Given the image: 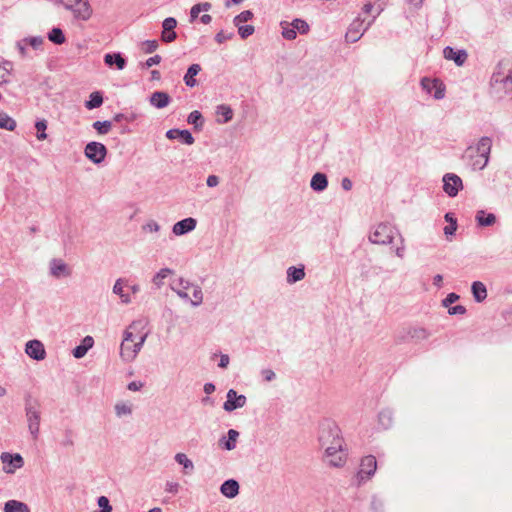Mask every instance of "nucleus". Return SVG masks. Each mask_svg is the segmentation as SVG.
<instances>
[{"mask_svg":"<svg viewBox=\"0 0 512 512\" xmlns=\"http://www.w3.org/2000/svg\"><path fill=\"white\" fill-rule=\"evenodd\" d=\"M166 137L170 140L179 139L186 145H192L195 139L189 130L170 129L166 132Z\"/></svg>","mask_w":512,"mask_h":512,"instance_id":"nucleus-20","label":"nucleus"},{"mask_svg":"<svg viewBox=\"0 0 512 512\" xmlns=\"http://www.w3.org/2000/svg\"><path fill=\"white\" fill-rule=\"evenodd\" d=\"M422 89L428 93L432 94L435 99L440 100L445 96V86L438 79H431L428 77H423L420 81Z\"/></svg>","mask_w":512,"mask_h":512,"instance_id":"nucleus-10","label":"nucleus"},{"mask_svg":"<svg viewBox=\"0 0 512 512\" xmlns=\"http://www.w3.org/2000/svg\"><path fill=\"white\" fill-rule=\"evenodd\" d=\"M392 420H393V413L391 410L384 409L379 412L378 421H379V425L383 429H388L392 424Z\"/></svg>","mask_w":512,"mask_h":512,"instance_id":"nucleus-34","label":"nucleus"},{"mask_svg":"<svg viewBox=\"0 0 512 512\" xmlns=\"http://www.w3.org/2000/svg\"><path fill=\"white\" fill-rule=\"evenodd\" d=\"M135 326V323L131 324L125 331H124V334H123V341L122 342H128V343H133L135 341V337L133 335V332L131 331V329H133Z\"/></svg>","mask_w":512,"mask_h":512,"instance_id":"nucleus-54","label":"nucleus"},{"mask_svg":"<svg viewBox=\"0 0 512 512\" xmlns=\"http://www.w3.org/2000/svg\"><path fill=\"white\" fill-rule=\"evenodd\" d=\"M194 285L188 281V280H185L183 278H179L178 279V283H173L171 285V289L176 292V294L181 298V299H184V300H189V296L186 292V290H188L190 287H193Z\"/></svg>","mask_w":512,"mask_h":512,"instance_id":"nucleus-26","label":"nucleus"},{"mask_svg":"<svg viewBox=\"0 0 512 512\" xmlns=\"http://www.w3.org/2000/svg\"><path fill=\"white\" fill-rule=\"evenodd\" d=\"M463 188L462 179L454 173H446L443 176V190L449 197L457 196Z\"/></svg>","mask_w":512,"mask_h":512,"instance_id":"nucleus-11","label":"nucleus"},{"mask_svg":"<svg viewBox=\"0 0 512 512\" xmlns=\"http://www.w3.org/2000/svg\"><path fill=\"white\" fill-rule=\"evenodd\" d=\"M377 469V460L373 455H367L361 459L359 471L356 479L358 485L368 481L375 474Z\"/></svg>","mask_w":512,"mask_h":512,"instance_id":"nucleus-6","label":"nucleus"},{"mask_svg":"<svg viewBox=\"0 0 512 512\" xmlns=\"http://www.w3.org/2000/svg\"><path fill=\"white\" fill-rule=\"evenodd\" d=\"M471 292L477 303H481L487 298V288L481 281H474L472 283Z\"/></svg>","mask_w":512,"mask_h":512,"instance_id":"nucleus-29","label":"nucleus"},{"mask_svg":"<svg viewBox=\"0 0 512 512\" xmlns=\"http://www.w3.org/2000/svg\"><path fill=\"white\" fill-rule=\"evenodd\" d=\"M88 352L87 348L82 346L81 344L76 346L73 350H72V355L76 358V359H81L83 358L86 353Z\"/></svg>","mask_w":512,"mask_h":512,"instance_id":"nucleus-55","label":"nucleus"},{"mask_svg":"<svg viewBox=\"0 0 512 512\" xmlns=\"http://www.w3.org/2000/svg\"><path fill=\"white\" fill-rule=\"evenodd\" d=\"M291 26L295 29L296 33L306 34L309 31V25L305 20L302 19H294L291 23Z\"/></svg>","mask_w":512,"mask_h":512,"instance_id":"nucleus-44","label":"nucleus"},{"mask_svg":"<svg viewBox=\"0 0 512 512\" xmlns=\"http://www.w3.org/2000/svg\"><path fill=\"white\" fill-rule=\"evenodd\" d=\"M475 220L478 226L488 227L495 224L496 216L493 213H487L484 210H479L475 215Z\"/></svg>","mask_w":512,"mask_h":512,"instance_id":"nucleus-30","label":"nucleus"},{"mask_svg":"<svg viewBox=\"0 0 512 512\" xmlns=\"http://www.w3.org/2000/svg\"><path fill=\"white\" fill-rule=\"evenodd\" d=\"M429 332L422 327H407L399 331L397 339L401 342H415L418 343L429 337Z\"/></svg>","mask_w":512,"mask_h":512,"instance_id":"nucleus-8","label":"nucleus"},{"mask_svg":"<svg viewBox=\"0 0 512 512\" xmlns=\"http://www.w3.org/2000/svg\"><path fill=\"white\" fill-rule=\"evenodd\" d=\"M171 97L167 92L155 91L149 97V103L151 106L162 109L169 105Z\"/></svg>","mask_w":512,"mask_h":512,"instance_id":"nucleus-21","label":"nucleus"},{"mask_svg":"<svg viewBox=\"0 0 512 512\" xmlns=\"http://www.w3.org/2000/svg\"><path fill=\"white\" fill-rule=\"evenodd\" d=\"M146 338L147 333L140 335L139 340L137 342H133V350H129L128 348L124 347L123 353H121V358L123 359V361H133L138 355L141 348L143 347Z\"/></svg>","mask_w":512,"mask_h":512,"instance_id":"nucleus-19","label":"nucleus"},{"mask_svg":"<svg viewBox=\"0 0 512 512\" xmlns=\"http://www.w3.org/2000/svg\"><path fill=\"white\" fill-rule=\"evenodd\" d=\"M48 39L56 45H61L66 41L63 31L59 27H54L51 29V31L48 33Z\"/></svg>","mask_w":512,"mask_h":512,"instance_id":"nucleus-37","label":"nucleus"},{"mask_svg":"<svg viewBox=\"0 0 512 512\" xmlns=\"http://www.w3.org/2000/svg\"><path fill=\"white\" fill-rule=\"evenodd\" d=\"M220 492L227 498L233 499L239 494V483L235 479L225 480L220 486Z\"/></svg>","mask_w":512,"mask_h":512,"instance_id":"nucleus-23","label":"nucleus"},{"mask_svg":"<svg viewBox=\"0 0 512 512\" xmlns=\"http://www.w3.org/2000/svg\"><path fill=\"white\" fill-rule=\"evenodd\" d=\"M237 27H238V33L242 39L248 38L255 31L254 26H252V25H240L239 24V26H237Z\"/></svg>","mask_w":512,"mask_h":512,"instance_id":"nucleus-48","label":"nucleus"},{"mask_svg":"<svg viewBox=\"0 0 512 512\" xmlns=\"http://www.w3.org/2000/svg\"><path fill=\"white\" fill-rule=\"evenodd\" d=\"M200 13H201V10L199 8V5L198 4L193 5L190 10V22H194L198 18Z\"/></svg>","mask_w":512,"mask_h":512,"instance_id":"nucleus-63","label":"nucleus"},{"mask_svg":"<svg viewBox=\"0 0 512 512\" xmlns=\"http://www.w3.org/2000/svg\"><path fill=\"white\" fill-rule=\"evenodd\" d=\"M115 412L116 415L121 417L123 415H130L132 413L131 407L124 404V403H118L115 405Z\"/></svg>","mask_w":512,"mask_h":512,"instance_id":"nucleus-51","label":"nucleus"},{"mask_svg":"<svg viewBox=\"0 0 512 512\" xmlns=\"http://www.w3.org/2000/svg\"><path fill=\"white\" fill-rule=\"evenodd\" d=\"M177 26V20L174 17H168L164 19L162 23V34L161 39L163 42L171 43L176 40L177 33L175 32V28Z\"/></svg>","mask_w":512,"mask_h":512,"instance_id":"nucleus-15","label":"nucleus"},{"mask_svg":"<svg viewBox=\"0 0 512 512\" xmlns=\"http://www.w3.org/2000/svg\"><path fill=\"white\" fill-rule=\"evenodd\" d=\"M247 398L243 394H238L234 389H230L226 395V401L223 404V409L227 412H232L236 409L242 408L246 405Z\"/></svg>","mask_w":512,"mask_h":512,"instance_id":"nucleus-12","label":"nucleus"},{"mask_svg":"<svg viewBox=\"0 0 512 512\" xmlns=\"http://www.w3.org/2000/svg\"><path fill=\"white\" fill-rule=\"evenodd\" d=\"M216 113L223 117V120H218L220 123H228L233 118V110L229 105L221 104L217 106Z\"/></svg>","mask_w":512,"mask_h":512,"instance_id":"nucleus-36","label":"nucleus"},{"mask_svg":"<svg viewBox=\"0 0 512 512\" xmlns=\"http://www.w3.org/2000/svg\"><path fill=\"white\" fill-rule=\"evenodd\" d=\"M196 225H197V221L195 218L187 217L185 219H182V220L176 222L173 225L172 232L177 236L185 235V234L193 231L195 229Z\"/></svg>","mask_w":512,"mask_h":512,"instance_id":"nucleus-18","label":"nucleus"},{"mask_svg":"<svg viewBox=\"0 0 512 512\" xmlns=\"http://www.w3.org/2000/svg\"><path fill=\"white\" fill-rule=\"evenodd\" d=\"M261 375L264 378L265 381H272L275 379L276 375L271 369H263L261 371Z\"/></svg>","mask_w":512,"mask_h":512,"instance_id":"nucleus-61","label":"nucleus"},{"mask_svg":"<svg viewBox=\"0 0 512 512\" xmlns=\"http://www.w3.org/2000/svg\"><path fill=\"white\" fill-rule=\"evenodd\" d=\"M443 55L445 59L454 61L457 66H462L468 58L466 50H455L450 46L444 48Z\"/></svg>","mask_w":512,"mask_h":512,"instance_id":"nucleus-17","label":"nucleus"},{"mask_svg":"<svg viewBox=\"0 0 512 512\" xmlns=\"http://www.w3.org/2000/svg\"><path fill=\"white\" fill-rule=\"evenodd\" d=\"M23 40L27 45L31 46L35 50L40 49L44 42V39L41 36L27 37Z\"/></svg>","mask_w":512,"mask_h":512,"instance_id":"nucleus-46","label":"nucleus"},{"mask_svg":"<svg viewBox=\"0 0 512 512\" xmlns=\"http://www.w3.org/2000/svg\"><path fill=\"white\" fill-rule=\"evenodd\" d=\"M448 313L450 315L464 314V313H466V308L462 305H456V306L450 307L448 310Z\"/></svg>","mask_w":512,"mask_h":512,"instance_id":"nucleus-62","label":"nucleus"},{"mask_svg":"<svg viewBox=\"0 0 512 512\" xmlns=\"http://www.w3.org/2000/svg\"><path fill=\"white\" fill-rule=\"evenodd\" d=\"M382 10H379L378 13L373 16V18L367 23V25L362 29L364 21L359 17L356 18L349 26L348 31L345 34V40L348 43L357 42L364 34L365 31L369 29V27L374 23L377 16L381 13Z\"/></svg>","mask_w":512,"mask_h":512,"instance_id":"nucleus-7","label":"nucleus"},{"mask_svg":"<svg viewBox=\"0 0 512 512\" xmlns=\"http://www.w3.org/2000/svg\"><path fill=\"white\" fill-rule=\"evenodd\" d=\"M253 17V13L250 10L242 11L240 14L234 17L233 23L235 26H239L241 23L248 22Z\"/></svg>","mask_w":512,"mask_h":512,"instance_id":"nucleus-45","label":"nucleus"},{"mask_svg":"<svg viewBox=\"0 0 512 512\" xmlns=\"http://www.w3.org/2000/svg\"><path fill=\"white\" fill-rule=\"evenodd\" d=\"M175 461L182 465L185 469V473H189L188 470L192 471L194 469L193 462L187 457L184 453H177L174 457Z\"/></svg>","mask_w":512,"mask_h":512,"instance_id":"nucleus-40","label":"nucleus"},{"mask_svg":"<svg viewBox=\"0 0 512 512\" xmlns=\"http://www.w3.org/2000/svg\"><path fill=\"white\" fill-rule=\"evenodd\" d=\"M318 441L325 448V456L333 467H341L345 463L343 454V438L338 425L332 420H324L319 426Z\"/></svg>","mask_w":512,"mask_h":512,"instance_id":"nucleus-1","label":"nucleus"},{"mask_svg":"<svg viewBox=\"0 0 512 512\" xmlns=\"http://www.w3.org/2000/svg\"><path fill=\"white\" fill-rule=\"evenodd\" d=\"M84 154L94 164H100L106 158L107 148L100 142L92 141L85 146Z\"/></svg>","mask_w":512,"mask_h":512,"instance_id":"nucleus-9","label":"nucleus"},{"mask_svg":"<svg viewBox=\"0 0 512 512\" xmlns=\"http://www.w3.org/2000/svg\"><path fill=\"white\" fill-rule=\"evenodd\" d=\"M233 37V33H225L223 30L218 32L215 36V41L219 44L224 43L225 41L231 39Z\"/></svg>","mask_w":512,"mask_h":512,"instance_id":"nucleus-57","label":"nucleus"},{"mask_svg":"<svg viewBox=\"0 0 512 512\" xmlns=\"http://www.w3.org/2000/svg\"><path fill=\"white\" fill-rule=\"evenodd\" d=\"M161 56L160 55H154L146 60V62L143 64L144 68H150L154 65H157L161 62Z\"/></svg>","mask_w":512,"mask_h":512,"instance_id":"nucleus-59","label":"nucleus"},{"mask_svg":"<svg viewBox=\"0 0 512 512\" xmlns=\"http://www.w3.org/2000/svg\"><path fill=\"white\" fill-rule=\"evenodd\" d=\"M49 270L50 274L57 279L71 275L69 266L61 259H52L49 263Z\"/></svg>","mask_w":512,"mask_h":512,"instance_id":"nucleus-16","label":"nucleus"},{"mask_svg":"<svg viewBox=\"0 0 512 512\" xmlns=\"http://www.w3.org/2000/svg\"><path fill=\"white\" fill-rule=\"evenodd\" d=\"M180 489V485L177 482L167 481L165 484V491L171 494H177Z\"/></svg>","mask_w":512,"mask_h":512,"instance_id":"nucleus-56","label":"nucleus"},{"mask_svg":"<svg viewBox=\"0 0 512 512\" xmlns=\"http://www.w3.org/2000/svg\"><path fill=\"white\" fill-rule=\"evenodd\" d=\"M305 277V268L303 265L296 267L291 266L287 269V283L294 284L301 281Z\"/></svg>","mask_w":512,"mask_h":512,"instance_id":"nucleus-27","label":"nucleus"},{"mask_svg":"<svg viewBox=\"0 0 512 512\" xmlns=\"http://www.w3.org/2000/svg\"><path fill=\"white\" fill-rule=\"evenodd\" d=\"M424 0H405V3L409 6L405 11V17L410 19L413 17L417 11L422 7Z\"/></svg>","mask_w":512,"mask_h":512,"instance_id":"nucleus-39","label":"nucleus"},{"mask_svg":"<svg viewBox=\"0 0 512 512\" xmlns=\"http://www.w3.org/2000/svg\"><path fill=\"white\" fill-rule=\"evenodd\" d=\"M282 36L287 40H293L296 38L297 33H296L295 29L293 28V26L283 27Z\"/></svg>","mask_w":512,"mask_h":512,"instance_id":"nucleus-53","label":"nucleus"},{"mask_svg":"<svg viewBox=\"0 0 512 512\" xmlns=\"http://www.w3.org/2000/svg\"><path fill=\"white\" fill-rule=\"evenodd\" d=\"M26 354L36 361L44 360L46 357V351L43 343L37 339L30 340L25 345Z\"/></svg>","mask_w":512,"mask_h":512,"instance_id":"nucleus-14","label":"nucleus"},{"mask_svg":"<svg viewBox=\"0 0 512 512\" xmlns=\"http://www.w3.org/2000/svg\"><path fill=\"white\" fill-rule=\"evenodd\" d=\"M158 48L157 40H146L142 42V50L145 53H153Z\"/></svg>","mask_w":512,"mask_h":512,"instance_id":"nucleus-50","label":"nucleus"},{"mask_svg":"<svg viewBox=\"0 0 512 512\" xmlns=\"http://www.w3.org/2000/svg\"><path fill=\"white\" fill-rule=\"evenodd\" d=\"M97 504L100 507V511L95 512H112V506L110 505L109 499L106 496L98 497Z\"/></svg>","mask_w":512,"mask_h":512,"instance_id":"nucleus-47","label":"nucleus"},{"mask_svg":"<svg viewBox=\"0 0 512 512\" xmlns=\"http://www.w3.org/2000/svg\"><path fill=\"white\" fill-rule=\"evenodd\" d=\"M104 63L108 67L116 66L118 70H123L126 67V59L120 52L107 53L104 55Z\"/></svg>","mask_w":512,"mask_h":512,"instance_id":"nucleus-24","label":"nucleus"},{"mask_svg":"<svg viewBox=\"0 0 512 512\" xmlns=\"http://www.w3.org/2000/svg\"><path fill=\"white\" fill-rule=\"evenodd\" d=\"M173 271L170 269V268H162L160 269L159 272H157L153 279H152V282L153 284L157 287V288H160L162 285H163V280L168 277V275L172 274Z\"/></svg>","mask_w":512,"mask_h":512,"instance_id":"nucleus-41","label":"nucleus"},{"mask_svg":"<svg viewBox=\"0 0 512 512\" xmlns=\"http://www.w3.org/2000/svg\"><path fill=\"white\" fill-rule=\"evenodd\" d=\"M491 148L492 140L487 136L481 137L475 147L467 148L466 154L473 159L471 165L474 170H483L487 166Z\"/></svg>","mask_w":512,"mask_h":512,"instance_id":"nucleus-2","label":"nucleus"},{"mask_svg":"<svg viewBox=\"0 0 512 512\" xmlns=\"http://www.w3.org/2000/svg\"><path fill=\"white\" fill-rule=\"evenodd\" d=\"M59 4L71 11L77 20L87 21L92 15L88 0H59Z\"/></svg>","mask_w":512,"mask_h":512,"instance_id":"nucleus-4","label":"nucleus"},{"mask_svg":"<svg viewBox=\"0 0 512 512\" xmlns=\"http://www.w3.org/2000/svg\"><path fill=\"white\" fill-rule=\"evenodd\" d=\"M0 459L3 464L8 465L9 467H4V471L6 473H14L16 469L21 468L24 465L23 457L18 454H11L8 452H3L0 456Z\"/></svg>","mask_w":512,"mask_h":512,"instance_id":"nucleus-13","label":"nucleus"},{"mask_svg":"<svg viewBox=\"0 0 512 512\" xmlns=\"http://www.w3.org/2000/svg\"><path fill=\"white\" fill-rule=\"evenodd\" d=\"M4 512H30L27 504L17 501L9 500L4 504Z\"/></svg>","mask_w":512,"mask_h":512,"instance_id":"nucleus-32","label":"nucleus"},{"mask_svg":"<svg viewBox=\"0 0 512 512\" xmlns=\"http://www.w3.org/2000/svg\"><path fill=\"white\" fill-rule=\"evenodd\" d=\"M187 122L193 125L195 130L200 131L203 127L204 119L202 114L195 110L188 115Z\"/></svg>","mask_w":512,"mask_h":512,"instance_id":"nucleus-35","label":"nucleus"},{"mask_svg":"<svg viewBox=\"0 0 512 512\" xmlns=\"http://www.w3.org/2000/svg\"><path fill=\"white\" fill-rule=\"evenodd\" d=\"M239 437V432L235 429H229L227 432V437L223 436L219 439V446L222 449L227 451H231L236 448L237 439Z\"/></svg>","mask_w":512,"mask_h":512,"instance_id":"nucleus-22","label":"nucleus"},{"mask_svg":"<svg viewBox=\"0 0 512 512\" xmlns=\"http://www.w3.org/2000/svg\"><path fill=\"white\" fill-rule=\"evenodd\" d=\"M396 228L391 224L382 222L378 224L375 230L370 234L369 241L373 244L387 245L394 239Z\"/></svg>","mask_w":512,"mask_h":512,"instance_id":"nucleus-5","label":"nucleus"},{"mask_svg":"<svg viewBox=\"0 0 512 512\" xmlns=\"http://www.w3.org/2000/svg\"><path fill=\"white\" fill-rule=\"evenodd\" d=\"M459 299V295L452 292V293H449L445 299L442 301L443 303V306L445 307H449L451 304L455 303L457 300Z\"/></svg>","mask_w":512,"mask_h":512,"instance_id":"nucleus-58","label":"nucleus"},{"mask_svg":"<svg viewBox=\"0 0 512 512\" xmlns=\"http://www.w3.org/2000/svg\"><path fill=\"white\" fill-rule=\"evenodd\" d=\"M0 68L3 69V72L9 76L13 69V63L11 61L5 60L0 64Z\"/></svg>","mask_w":512,"mask_h":512,"instance_id":"nucleus-64","label":"nucleus"},{"mask_svg":"<svg viewBox=\"0 0 512 512\" xmlns=\"http://www.w3.org/2000/svg\"><path fill=\"white\" fill-rule=\"evenodd\" d=\"M371 508L374 512H383L384 502L380 498L373 496L371 501Z\"/></svg>","mask_w":512,"mask_h":512,"instance_id":"nucleus-52","label":"nucleus"},{"mask_svg":"<svg viewBox=\"0 0 512 512\" xmlns=\"http://www.w3.org/2000/svg\"><path fill=\"white\" fill-rule=\"evenodd\" d=\"M112 123L108 120L105 121H95L92 127L97 131L98 134L104 135L107 134L111 129Z\"/></svg>","mask_w":512,"mask_h":512,"instance_id":"nucleus-43","label":"nucleus"},{"mask_svg":"<svg viewBox=\"0 0 512 512\" xmlns=\"http://www.w3.org/2000/svg\"><path fill=\"white\" fill-rule=\"evenodd\" d=\"M103 104V95L100 91H94L89 95V100L85 102V107L88 110H93Z\"/></svg>","mask_w":512,"mask_h":512,"instance_id":"nucleus-33","label":"nucleus"},{"mask_svg":"<svg viewBox=\"0 0 512 512\" xmlns=\"http://www.w3.org/2000/svg\"><path fill=\"white\" fill-rule=\"evenodd\" d=\"M25 414L28 423L29 432L34 440L38 438L40 429V403L37 399L27 396L25 399Z\"/></svg>","mask_w":512,"mask_h":512,"instance_id":"nucleus-3","label":"nucleus"},{"mask_svg":"<svg viewBox=\"0 0 512 512\" xmlns=\"http://www.w3.org/2000/svg\"><path fill=\"white\" fill-rule=\"evenodd\" d=\"M201 71V66L199 64H192L188 67L187 72L184 75V83L188 87H194L197 85V80L195 79V76L199 74Z\"/></svg>","mask_w":512,"mask_h":512,"instance_id":"nucleus-31","label":"nucleus"},{"mask_svg":"<svg viewBox=\"0 0 512 512\" xmlns=\"http://www.w3.org/2000/svg\"><path fill=\"white\" fill-rule=\"evenodd\" d=\"M35 128L37 130L36 138L39 141H43L47 139L46 129H47V121L45 119H39L35 122Z\"/></svg>","mask_w":512,"mask_h":512,"instance_id":"nucleus-42","label":"nucleus"},{"mask_svg":"<svg viewBox=\"0 0 512 512\" xmlns=\"http://www.w3.org/2000/svg\"><path fill=\"white\" fill-rule=\"evenodd\" d=\"M193 287H194V291H193L194 300H191V304H192V306L197 307V306L201 305L203 302V293H202L201 287H199V286H193Z\"/></svg>","mask_w":512,"mask_h":512,"instance_id":"nucleus-49","label":"nucleus"},{"mask_svg":"<svg viewBox=\"0 0 512 512\" xmlns=\"http://www.w3.org/2000/svg\"><path fill=\"white\" fill-rule=\"evenodd\" d=\"M143 229L148 230L150 232H157L159 231L160 226L156 221L151 220L143 226Z\"/></svg>","mask_w":512,"mask_h":512,"instance_id":"nucleus-60","label":"nucleus"},{"mask_svg":"<svg viewBox=\"0 0 512 512\" xmlns=\"http://www.w3.org/2000/svg\"><path fill=\"white\" fill-rule=\"evenodd\" d=\"M16 121L5 112H0V128L8 131H14Z\"/></svg>","mask_w":512,"mask_h":512,"instance_id":"nucleus-38","label":"nucleus"},{"mask_svg":"<svg viewBox=\"0 0 512 512\" xmlns=\"http://www.w3.org/2000/svg\"><path fill=\"white\" fill-rule=\"evenodd\" d=\"M127 282L128 281L126 279L119 278L115 281L112 289L113 293L118 295L121 299V302L124 304L131 303V298L129 294L124 292V286L127 285Z\"/></svg>","mask_w":512,"mask_h":512,"instance_id":"nucleus-28","label":"nucleus"},{"mask_svg":"<svg viewBox=\"0 0 512 512\" xmlns=\"http://www.w3.org/2000/svg\"><path fill=\"white\" fill-rule=\"evenodd\" d=\"M328 186V178L326 174L322 172L315 173L310 181V187L315 192H322L324 191Z\"/></svg>","mask_w":512,"mask_h":512,"instance_id":"nucleus-25","label":"nucleus"}]
</instances>
